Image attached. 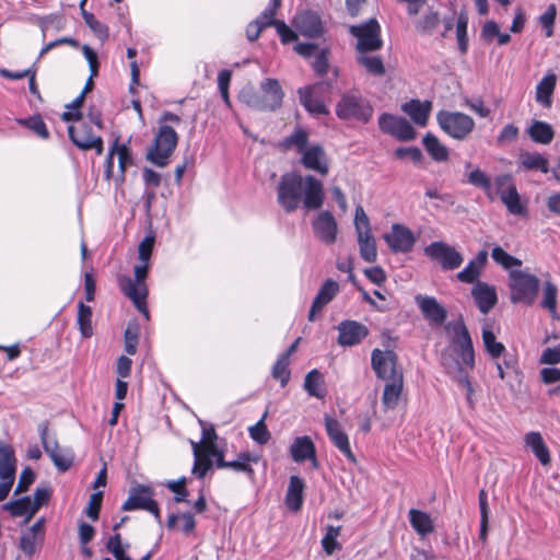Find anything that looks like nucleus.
Instances as JSON below:
<instances>
[{
	"label": "nucleus",
	"instance_id": "obj_21",
	"mask_svg": "<svg viewBox=\"0 0 560 560\" xmlns=\"http://www.w3.org/2000/svg\"><path fill=\"white\" fill-rule=\"evenodd\" d=\"M325 428L328 438L332 442V444L351 462L355 463V456L351 451L349 438L348 435L341 430L340 423L329 417L325 416Z\"/></svg>",
	"mask_w": 560,
	"mask_h": 560
},
{
	"label": "nucleus",
	"instance_id": "obj_5",
	"mask_svg": "<svg viewBox=\"0 0 560 560\" xmlns=\"http://www.w3.org/2000/svg\"><path fill=\"white\" fill-rule=\"evenodd\" d=\"M334 83L323 80L298 90L301 105L312 115H328L325 100L332 93Z\"/></svg>",
	"mask_w": 560,
	"mask_h": 560
},
{
	"label": "nucleus",
	"instance_id": "obj_24",
	"mask_svg": "<svg viewBox=\"0 0 560 560\" xmlns=\"http://www.w3.org/2000/svg\"><path fill=\"white\" fill-rule=\"evenodd\" d=\"M471 295L482 314H488L498 302L495 288L486 282H477L471 289Z\"/></svg>",
	"mask_w": 560,
	"mask_h": 560
},
{
	"label": "nucleus",
	"instance_id": "obj_3",
	"mask_svg": "<svg viewBox=\"0 0 560 560\" xmlns=\"http://www.w3.org/2000/svg\"><path fill=\"white\" fill-rule=\"evenodd\" d=\"M149 271V261H141L133 268L135 278L122 275L118 277V287L135 305V307L149 320L150 314L147 305L148 287L145 279Z\"/></svg>",
	"mask_w": 560,
	"mask_h": 560
},
{
	"label": "nucleus",
	"instance_id": "obj_36",
	"mask_svg": "<svg viewBox=\"0 0 560 560\" xmlns=\"http://www.w3.org/2000/svg\"><path fill=\"white\" fill-rule=\"evenodd\" d=\"M304 389L312 397L322 399L326 396L325 380L318 370L314 369L306 374Z\"/></svg>",
	"mask_w": 560,
	"mask_h": 560
},
{
	"label": "nucleus",
	"instance_id": "obj_53",
	"mask_svg": "<svg viewBox=\"0 0 560 560\" xmlns=\"http://www.w3.org/2000/svg\"><path fill=\"white\" fill-rule=\"evenodd\" d=\"M340 526L328 525L326 528V535L322 539V546L324 551L330 556L336 550L341 549L340 542H338L337 537L340 535Z\"/></svg>",
	"mask_w": 560,
	"mask_h": 560
},
{
	"label": "nucleus",
	"instance_id": "obj_15",
	"mask_svg": "<svg viewBox=\"0 0 560 560\" xmlns=\"http://www.w3.org/2000/svg\"><path fill=\"white\" fill-rule=\"evenodd\" d=\"M298 33L308 38H318L324 34V26L319 14L312 10L300 11L292 20Z\"/></svg>",
	"mask_w": 560,
	"mask_h": 560
},
{
	"label": "nucleus",
	"instance_id": "obj_39",
	"mask_svg": "<svg viewBox=\"0 0 560 560\" xmlns=\"http://www.w3.org/2000/svg\"><path fill=\"white\" fill-rule=\"evenodd\" d=\"M556 84L557 75L555 73L546 74L536 86V101L545 106H550Z\"/></svg>",
	"mask_w": 560,
	"mask_h": 560
},
{
	"label": "nucleus",
	"instance_id": "obj_64",
	"mask_svg": "<svg viewBox=\"0 0 560 560\" xmlns=\"http://www.w3.org/2000/svg\"><path fill=\"white\" fill-rule=\"evenodd\" d=\"M557 16V9L555 4H550L547 10L539 16V23L546 31V36L553 35V25Z\"/></svg>",
	"mask_w": 560,
	"mask_h": 560
},
{
	"label": "nucleus",
	"instance_id": "obj_1",
	"mask_svg": "<svg viewBox=\"0 0 560 560\" xmlns=\"http://www.w3.org/2000/svg\"><path fill=\"white\" fill-rule=\"evenodd\" d=\"M277 201L287 213L303 202L305 209H319L324 201L323 184L313 175L303 178L296 172L284 173L277 186Z\"/></svg>",
	"mask_w": 560,
	"mask_h": 560
},
{
	"label": "nucleus",
	"instance_id": "obj_26",
	"mask_svg": "<svg viewBox=\"0 0 560 560\" xmlns=\"http://www.w3.org/2000/svg\"><path fill=\"white\" fill-rule=\"evenodd\" d=\"M401 110L407 114L416 125L425 127L432 110V103L430 101L421 102L420 100L413 98L404 103Z\"/></svg>",
	"mask_w": 560,
	"mask_h": 560
},
{
	"label": "nucleus",
	"instance_id": "obj_23",
	"mask_svg": "<svg viewBox=\"0 0 560 560\" xmlns=\"http://www.w3.org/2000/svg\"><path fill=\"white\" fill-rule=\"evenodd\" d=\"M487 262L488 252L486 249L479 250L477 255L469 260L467 266L456 275V279L459 282L469 284L480 282L478 279Z\"/></svg>",
	"mask_w": 560,
	"mask_h": 560
},
{
	"label": "nucleus",
	"instance_id": "obj_61",
	"mask_svg": "<svg viewBox=\"0 0 560 560\" xmlns=\"http://www.w3.org/2000/svg\"><path fill=\"white\" fill-rule=\"evenodd\" d=\"M290 360L280 355L272 368V376L280 381L281 386L284 387L290 380V370H289Z\"/></svg>",
	"mask_w": 560,
	"mask_h": 560
},
{
	"label": "nucleus",
	"instance_id": "obj_56",
	"mask_svg": "<svg viewBox=\"0 0 560 560\" xmlns=\"http://www.w3.org/2000/svg\"><path fill=\"white\" fill-rule=\"evenodd\" d=\"M82 18L85 24L91 28V31L98 37L101 40H106L109 37V28L104 23L100 22L95 19L94 14L83 10Z\"/></svg>",
	"mask_w": 560,
	"mask_h": 560
},
{
	"label": "nucleus",
	"instance_id": "obj_59",
	"mask_svg": "<svg viewBox=\"0 0 560 560\" xmlns=\"http://www.w3.org/2000/svg\"><path fill=\"white\" fill-rule=\"evenodd\" d=\"M492 259L504 269H510L514 266L520 267L522 260L506 253L501 246H494L491 252Z\"/></svg>",
	"mask_w": 560,
	"mask_h": 560
},
{
	"label": "nucleus",
	"instance_id": "obj_63",
	"mask_svg": "<svg viewBox=\"0 0 560 560\" xmlns=\"http://www.w3.org/2000/svg\"><path fill=\"white\" fill-rule=\"evenodd\" d=\"M103 492L97 491L91 494L88 506L85 508V514L93 522L98 520L100 511L102 508Z\"/></svg>",
	"mask_w": 560,
	"mask_h": 560
},
{
	"label": "nucleus",
	"instance_id": "obj_9",
	"mask_svg": "<svg viewBox=\"0 0 560 560\" xmlns=\"http://www.w3.org/2000/svg\"><path fill=\"white\" fill-rule=\"evenodd\" d=\"M175 149V130L171 126H162L147 152V160L155 166L163 167L168 164L170 156Z\"/></svg>",
	"mask_w": 560,
	"mask_h": 560
},
{
	"label": "nucleus",
	"instance_id": "obj_48",
	"mask_svg": "<svg viewBox=\"0 0 560 560\" xmlns=\"http://www.w3.org/2000/svg\"><path fill=\"white\" fill-rule=\"evenodd\" d=\"M357 62L364 67L366 72L374 77H383L386 72L384 62L380 56H366L359 54Z\"/></svg>",
	"mask_w": 560,
	"mask_h": 560
},
{
	"label": "nucleus",
	"instance_id": "obj_41",
	"mask_svg": "<svg viewBox=\"0 0 560 560\" xmlns=\"http://www.w3.org/2000/svg\"><path fill=\"white\" fill-rule=\"evenodd\" d=\"M500 198L510 213L520 215L526 212V208L522 205L520 194L514 184H511L508 189L501 190Z\"/></svg>",
	"mask_w": 560,
	"mask_h": 560
},
{
	"label": "nucleus",
	"instance_id": "obj_52",
	"mask_svg": "<svg viewBox=\"0 0 560 560\" xmlns=\"http://www.w3.org/2000/svg\"><path fill=\"white\" fill-rule=\"evenodd\" d=\"M43 546L39 542V537L30 533L23 532L20 536L19 549L27 557L34 556Z\"/></svg>",
	"mask_w": 560,
	"mask_h": 560
},
{
	"label": "nucleus",
	"instance_id": "obj_57",
	"mask_svg": "<svg viewBox=\"0 0 560 560\" xmlns=\"http://www.w3.org/2000/svg\"><path fill=\"white\" fill-rule=\"evenodd\" d=\"M49 457L54 465L56 466V468L61 472L68 471L72 467L74 462L73 453L70 450L62 451L60 448L59 452L57 453H54L51 451L49 452Z\"/></svg>",
	"mask_w": 560,
	"mask_h": 560
},
{
	"label": "nucleus",
	"instance_id": "obj_28",
	"mask_svg": "<svg viewBox=\"0 0 560 560\" xmlns=\"http://www.w3.org/2000/svg\"><path fill=\"white\" fill-rule=\"evenodd\" d=\"M305 483L299 476H291L285 493V504L292 512L301 510L303 504V491Z\"/></svg>",
	"mask_w": 560,
	"mask_h": 560
},
{
	"label": "nucleus",
	"instance_id": "obj_31",
	"mask_svg": "<svg viewBox=\"0 0 560 560\" xmlns=\"http://www.w3.org/2000/svg\"><path fill=\"white\" fill-rule=\"evenodd\" d=\"M315 444L307 435L298 436L290 446V455L295 463H303L308 457H314Z\"/></svg>",
	"mask_w": 560,
	"mask_h": 560
},
{
	"label": "nucleus",
	"instance_id": "obj_30",
	"mask_svg": "<svg viewBox=\"0 0 560 560\" xmlns=\"http://www.w3.org/2000/svg\"><path fill=\"white\" fill-rule=\"evenodd\" d=\"M525 444L530 448L533 454L538 458L541 465H549L551 462L550 452L547 447L541 434L536 431H530L525 434Z\"/></svg>",
	"mask_w": 560,
	"mask_h": 560
},
{
	"label": "nucleus",
	"instance_id": "obj_14",
	"mask_svg": "<svg viewBox=\"0 0 560 560\" xmlns=\"http://www.w3.org/2000/svg\"><path fill=\"white\" fill-rule=\"evenodd\" d=\"M371 365L376 376L384 381H392L395 375H402L398 369V357L393 350L382 351L374 349L371 353Z\"/></svg>",
	"mask_w": 560,
	"mask_h": 560
},
{
	"label": "nucleus",
	"instance_id": "obj_40",
	"mask_svg": "<svg viewBox=\"0 0 560 560\" xmlns=\"http://www.w3.org/2000/svg\"><path fill=\"white\" fill-rule=\"evenodd\" d=\"M520 167L525 171L538 170L546 174L550 171L548 160L538 152H525L520 155Z\"/></svg>",
	"mask_w": 560,
	"mask_h": 560
},
{
	"label": "nucleus",
	"instance_id": "obj_54",
	"mask_svg": "<svg viewBox=\"0 0 560 560\" xmlns=\"http://www.w3.org/2000/svg\"><path fill=\"white\" fill-rule=\"evenodd\" d=\"M116 151H117V155H118V168H119L118 180L120 183H122L125 180V174H126L127 167L129 165L133 164L132 152L127 144H125V143L119 144L118 142L116 145Z\"/></svg>",
	"mask_w": 560,
	"mask_h": 560
},
{
	"label": "nucleus",
	"instance_id": "obj_44",
	"mask_svg": "<svg viewBox=\"0 0 560 560\" xmlns=\"http://www.w3.org/2000/svg\"><path fill=\"white\" fill-rule=\"evenodd\" d=\"M440 22V13L430 7L427 12L415 22V28L421 35H431Z\"/></svg>",
	"mask_w": 560,
	"mask_h": 560
},
{
	"label": "nucleus",
	"instance_id": "obj_12",
	"mask_svg": "<svg viewBox=\"0 0 560 560\" xmlns=\"http://www.w3.org/2000/svg\"><path fill=\"white\" fill-rule=\"evenodd\" d=\"M121 510H144L152 513L159 523L161 522L159 504L152 499V489L148 486L137 485L136 487H131L129 497L124 502Z\"/></svg>",
	"mask_w": 560,
	"mask_h": 560
},
{
	"label": "nucleus",
	"instance_id": "obj_27",
	"mask_svg": "<svg viewBox=\"0 0 560 560\" xmlns=\"http://www.w3.org/2000/svg\"><path fill=\"white\" fill-rule=\"evenodd\" d=\"M404 387V375H395L392 381H387L382 396V405L385 410L397 408Z\"/></svg>",
	"mask_w": 560,
	"mask_h": 560
},
{
	"label": "nucleus",
	"instance_id": "obj_47",
	"mask_svg": "<svg viewBox=\"0 0 560 560\" xmlns=\"http://www.w3.org/2000/svg\"><path fill=\"white\" fill-rule=\"evenodd\" d=\"M16 122L20 126L32 130L37 137L42 139L49 138L48 128L39 114H35L26 118H19L16 119Z\"/></svg>",
	"mask_w": 560,
	"mask_h": 560
},
{
	"label": "nucleus",
	"instance_id": "obj_58",
	"mask_svg": "<svg viewBox=\"0 0 560 560\" xmlns=\"http://www.w3.org/2000/svg\"><path fill=\"white\" fill-rule=\"evenodd\" d=\"M468 16L465 13H460L456 21V37L459 51L465 55L468 50Z\"/></svg>",
	"mask_w": 560,
	"mask_h": 560
},
{
	"label": "nucleus",
	"instance_id": "obj_34",
	"mask_svg": "<svg viewBox=\"0 0 560 560\" xmlns=\"http://www.w3.org/2000/svg\"><path fill=\"white\" fill-rule=\"evenodd\" d=\"M4 511H8L13 517L24 516V524L28 523L34 515H31L32 499L28 495L11 500L2 505Z\"/></svg>",
	"mask_w": 560,
	"mask_h": 560
},
{
	"label": "nucleus",
	"instance_id": "obj_8",
	"mask_svg": "<svg viewBox=\"0 0 560 560\" xmlns=\"http://www.w3.org/2000/svg\"><path fill=\"white\" fill-rule=\"evenodd\" d=\"M350 34L358 39L359 54L376 51L383 47L381 25L374 18L362 24L350 26Z\"/></svg>",
	"mask_w": 560,
	"mask_h": 560
},
{
	"label": "nucleus",
	"instance_id": "obj_37",
	"mask_svg": "<svg viewBox=\"0 0 560 560\" xmlns=\"http://www.w3.org/2000/svg\"><path fill=\"white\" fill-rule=\"evenodd\" d=\"M194 457L195 462L192 467V474L197 478L202 479L213 466L212 458L208 454V451L203 444L201 447H199L198 445H194Z\"/></svg>",
	"mask_w": 560,
	"mask_h": 560
},
{
	"label": "nucleus",
	"instance_id": "obj_51",
	"mask_svg": "<svg viewBox=\"0 0 560 560\" xmlns=\"http://www.w3.org/2000/svg\"><path fill=\"white\" fill-rule=\"evenodd\" d=\"M308 142V133L303 128L295 129L289 137L284 138L281 145L284 150H289L293 147L301 153L306 149Z\"/></svg>",
	"mask_w": 560,
	"mask_h": 560
},
{
	"label": "nucleus",
	"instance_id": "obj_2",
	"mask_svg": "<svg viewBox=\"0 0 560 560\" xmlns=\"http://www.w3.org/2000/svg\"><path fill=\"white\" fill-rule=\"evenodd\" d=\"M283 97L284 93L279 81L271 78L260 83V91L252 84H246L238 94L241 103L260 112H275L282 105Z\"/></svg>",
	"mask_w": 560,
	"mask_h": 560
},
{
	"label": "nucleus",
	"instance_id": "obj_50",
	"mask_svg": "<svg viewBox=\"0 0 560 560\" xmlns=\"http://www.w3.org/2000/svg\"><path fill=\"white\" fill-rule=\"evenodd\" d=\"M558 288L551 281H546L542 288L540 306L547 310L553 317L557 314Z\"/></svg>",
	"mask_w": 560,
	"mask_h": 560
},
{
	"label": "nucleus",
	"instance_id": "obj_13",
	"mask_svg": "<svg viewBox=\"0 0 560 560\" xmlns=\"http://www.w3.org/2000/svg\"><path fill=\"white\" fill-rule=\"evenodd\" d=\"M378 127L381 131L399 141H411L417 136L416 129L405 117L389 113H383L378 117Z\"/></svg>",
	"mask_w": 560,
	"mask_h": 560
},
{
	"label": "nucleus",
	"instance_id": "obj_33",
	"mask_svg": "<svg viewBox=\"0 0 560 560\" xmlns=\"http://www.w3.org/2000/svg\"><path fill=\"white\" fill-rule=\"evenodd\" d=\"M259 456L250 452H241L235 460H229L225 464V469H231L235 472H243L249 478H254L255 470L250 463H258Z\"/></svg>",
	"mask_w": 560,
	"mask_h": 560
},
{
	"label": "nucleus",
	"instance_id": "obj_22",
	"mask_svg": "<svg viewBox=\"0 0 560 560\" xmlns=\"http://www.w3.org/2000/svg\"><path fill=\"white\" fill-rule=\"evenodd\" d=\"M301 163L307 170L318 172L320 175H327L329 167L324 148L320 144H314L301 152Z\"/></svg>",
	"mask_w": 560,
	"mask_h": 560
},
{
	"label": "nucleus",
	"instance_id": "obj_29",
	"mask_svg": "<svg viewBox=\"0 0 560 560\" xmlns=\"http://www.w3.org/2000/svg\"><path fill=\"white\" fill-rule=\"evenodd\" d=\"M16 457L14 448L0 440V479H15Z\"/></svg>",
	"mask_w": 560,
	"mask_h": 560
},
{
	"label": "nucleus",
	"instance_id": "obj_55",
	"mask_svg": "<svg viewBox=\"0 0 560 560\" xmlns=\"http://www.w3.org/2000/svg\"><path fill=\"white\" fill-rule=\"evenodd\" d=\"M266 417L267 411L262 415V417L258 420L256 424L252 425L248 429L249 436L252 438V440H254L256 443L260 445L267 444L271 438V434L268 431V428L265 422Z\"/></svg>",
	"mask_w": 560,
	"mask_h": 560
},
{
	"label": "nucleus",
	"instance_id": "obj_49",
	"mask_svg": "<svg viewBox=\"0 0 560 560\" xmlns=\"http://www.w3.org/2000/svg\"><path fill=\"white\" fill-rule=\"evenodd\" d=\"M482 341L486 351L492 359H499L505 351L504 345L497 341L495 335L490 327L482 328Z\"/></svg>",
	"mask_w": 560,
	"mask_h": 560
},
{
	"label": "nucleus",
	"instance_id": "obj_60",
	"mask_svg": "<svg viewBox=\"0 0 560 560\" xmlns=\"http://www.w3.org/2000/svg\"><path fill=\"white\" fill-rule=\"evenodd\" d=\"M495 368L501 380L511 377L514 374L517 382L521 383L522 372L518 370L517 362L514 359L505 357L502 363H495Z\"/></svg>",
	"mask_w": 560,
	"mask_h": 560
},
{
	"label": "nucleus",
	"instance_id": "obj_43",
	"mask_svg": "<svg viewBox=\"0 0 560 560\" xmlns=\"http://www.w3.org/2000/svg\"><path fill=\"white\" fill-rule=\"evenodd\" d=\"M358 243L361 258L366 262H374L377 257L376 242L371 232H360Z\"/></svg>",
	"mask_w": 560,
	"mask_h": 560
},
{
	"label": "nucleus",
	"instance_id": "obj_32",
	"mask_svg": "<svg viewBox=\"0 0 560 560\" xmlns=\"http://www.w3.org/2000/svg\"><path fill=\"white\" fill-rule=\"evenodd\" d=\"M68 136L71 142L80 150L86 151L85 143H90L97 136L94 135L93 128L89 122H81L78 126L68 127Z\"/></svg>",
	"mask_w": 560,
	"mask_h": 560
},
{
	"label": "nucleus",
	"instance_id": "obj_17",
	"mask_svg": "<svg viewBox=\"0 0 560 560\" xmlns=\"http://www.w3.org/2000/svg\"><path fill=\"white\" fill-rule=\"evenodd\" d=\"M338 329V345L342 347H353L361 343L369 336V328L357 322L346 319L339 323Z\"/></svg>",
	"mask_w": 560,
	"mask_h": 560
},
{
	"label": "nucleus",
	"instance_id": "obj_6",
	"mask_svg": "<svg viewBox=\"0 0 560 560\" xmlns=\"http://www.w3.org/2000/svg\"><path fill=\"white\" fill-rule=\"evenodd\" d=\"M511 290L510 300L513 303L532 305L539 290V279L535 275L522 270H512L509 273Z\"/></svg>",
	"mask_w": 560,
	"mask_h": 560
},
{
	"label": "nucleus",
	"instance_id": "obj_7",
	"mask_svg": "<svg viewBox=\"0 0 560 560\" xmlns=\"http://www.w3.org/2000/svg\"><path fill=\"white\" fill-rule=\"evenodd\" d=\"M436 121L447 136L459 141L467 139L475 129V120L462 112L439 110Z\"/></svg>",
	"mask_w": 560,
	"mask_h": 560
},
{
	"label": "nucleus",
	"instance_id": "obj_46",
	"mask_svg": "<svg viewBox=\"0 0 560 560\" xmlns=\"http://www.w3.org/2000/svg\"><path fill=\"white\" fill-rule=\"evenodd\" d=\"M140 330V324L137 319H130L128 322L124 334V341L125 352L129 355H133L137 352Z\"/></svg>",
	"mask_w": 560,
	"mask_h": 560
},
{
	"label": "nucleus",
	"instance_id": "obj_25",
	"mask_svg": "<svg viewBox=\"0 0 560 560\" xmlns=\"http://www.w3.org/2000/svg\"><path fill=\"white\" fill-rule=\"evenodd\" d=\"M338 292L339 284L332 279H327L320 287L312 303L308 313V320H315L317 313H320L322 310L336 296Z\"/></svg>",
	"mask_w": 560,
	"mask_h": 560
},
{
	"label": "nucleus",
	"instance_id": "obj_11",
	"mask_svg": "<svg viewBox=\"0 0 560 560\" xmlns=\"http://www.w3.org/2000/svg\"><path fill=\"white\" fill-rule=\"evenodd\" d=\"M424 255L438 261L443 270H455L464 261L463 255L455 247L442 241H435L425 246Z\"/></svg>",
	"mask_w": 560,
	"mask_h": 560
},
{
	"label": "nucleus",
	"instance_id": "obj_16",
	"mask_svg": "<svg viewBox=\"0 0 560 560\" xmlns=\"http://www.w3.org/2000/svg\"><path fill=\"white\" fill-rule=\"evenodd\" d=\"M315 237L325 245H331L337 240L338 224L334 214L324 210L312 221Z\"/></svg>",
	"mask_w": 560,
	"mask_h": 560
},
{
	"label": "nucleus",
	"instance_id": "obj_38",
	"mask_svg": "<svg viewBox=\"0 0 560 560\" xmlns=\"http://www.w3.org/2000/svg\"><path fill=\"white\" fill-rule=\"evenodd\" d=\"M422 143L429 155L436 162H446L448 160V149L440 142L438 137L428 132L422 139Z\"/></svg>",
	"mask_w": 560,
	"mask_h": 560
},
{
	"label": "nucleus",
	"instance_id": "obj_62",
	"mask_svg": "<svg viewBox=\"0 0 560 560\" xmlns=\"http://www.w3.org/2000/svg\"><path fill=\"white\" fill-rule=\"evenodd\" d=\"M329 55L328 48H322L312 62V68L317 77H324L329 70Z\"/></svg>",
	"mask_w": 560,
	"mask_h": 560
},
{
	"label": "nucleus",
	"instance_id": "obj_35",
	"mask_svg": "<svg viewBox=\"0 0 560 560\" xmlns=\"http://www.w3.org/2000/svg\"><path fill=\"white\" fill-rule=\"evenodd\" d=\"M529 138L539 144H549L555 137L552 126L546 121L534 120L527 129Z\"/></svg>",
	"mask_w": 560,
	"mask_h": 560
},
{
	"label": "nucleus",
	"instance_id": "obj_45",
	"mask_svg": "<svg viewBox=\"0 0 560 560\" xmlns=\"http://www.w3.org/2000/svg\"><path fill=\"white\" fill-rule=\"evenodd\" d=\"M77 324L83 338H90L93 335L92 308L82 301L78 303Z\"/></svg>",
	"mask_w": 560,
	"mask_h": 560
},
{
	"label": "nucleus",
	"instance_id": "obj_4",
	"mask_svg": "<svg viewBox=\"0 0 560 560\" xmlns=\"http://www.w3.org/2000/svg\"><path fill=\"white\" fill-rule=\"evenodd\" d=\"M335 112L341 120L368 124L373 117L374 108L360 93L347 92L336 104Z\"/></svg>",
	"mask_w": 560,
	"mask_h": 560
},
{
	"label": "nucleus",
	"instance_id": "obj_19",
	"mask_svg": "<svg viewBox=\"0 0 560 560\" xmlns=\"http://www.w3.org/2000/svg\"><path fill=\"white\" fill-rule=\"evenodd\" d=\"M385 241L394 253H409L412 250L416 238L410 229L402 224H393L392 233L385 235Z\"/></svg>",
	"mask_w": 560,
	"mask_h": 560
},
{
	"label": "nucleus",
	"instance_id": "obj_18",
	"mask_svg": "<svg viewBox=\"0 0 560 560\" xmlns=\"http://www.w3.org/2000/svg\"><path fill=\"white\" fill-rule=\"evenodd\" d=\"M423 317L433 326H441L447 318V310L434 296L418 294L415 298Z\"/></svg>",
	"mask_w": 560,
	"mask_h": 560
},
{
	"label": "nucleus",
	"instance_id": "obj_42",
	"mask_svg": "<svg viewBox=\"0 0 560 560\" xmlns=\"http://www.w3.org/2000/svg\"><path fill=\"white\" fill-rule=\"evenodd\" d=\"M409 521L412 528L419 535L425 536L434 530L433 522L430 515L420 510L411 509L409 511Z\"/></svg>",
	"mask_w": 560,
	"mask_h": 560
},
{
	"label": "nucleus",
	"instance_id": "obj_10",
	"mask_svg": "<svg viewBox=\"0 0 560 560\" xmlns=\"http://www.w3.org/2000/svg\"><path fill=\"white\" fill-rule=\"evenodd\" d=\"M450 327L452 329L451 346L453 351L466 368L474 370L475 350L470 334L463 318L454 323L452 326L450 324L447 328Z\"/></svg>",
	"mask_w": 560,
	"mask_h": 560
},
{
	"label": "nucleus",
	"instance_id": "obj_20",
	"mask_svg": "<svg viewBox=\"0 0 560 560\" xmlns=\"http://www.w3.org/2000/svg\"><path fill=\"white\" fill-rule=\"evenodd\" d=\"M441 364L444 366L447 374L452 375L457 373L458 376L456 381L459 385L465 387L466 389V399L469 404V406H474V388L471 385V382L466 373H464V364L462 363L460 359H454L450 354L446 353V351H443L441 353Z\"/></svg>",
	"mask_w": 560,
	"mask_h": 560
}]
</instances>
